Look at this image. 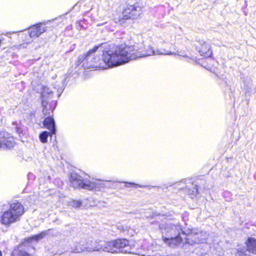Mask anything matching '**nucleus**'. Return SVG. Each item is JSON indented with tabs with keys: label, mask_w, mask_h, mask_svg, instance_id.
I'll list each match as a JSON object with an SVG mask.
<instances>
[{
	"label": "nucleus",
	"mask_w": 256,
	"mask_h": 256,
	"mask_svg": "<svg viewBox=\"0 0 256 256\" xmlns=\"http://www.w3.org/2000/svg\"><path fill=\"white\" fill-rule=\"evenodd\" d=\"M200 254H204V250H203V249H202V250L200 251Z\"/></svg>",
	"instance_id": "f704fd0d"
},
{
	"label": "nucleus",
	"mask_w": 256,
	"mask_h": 256,
	"mask_svg": "<svg viewBox=\"0 0 256 256\" xmlns=\"http://www.w3.org/2000/svg\"><path fill=\"white\" fill-rule=\"evenodd\" d=\"M93 56L92 54L90 57ZM88 67V68H100L104 69V64L102 58H100V56H96L94 57L90 58Z\"/></svg>",
	"instance_id": "f3484780"
},
{
	"label": "nucleus",
	"mask_w": 256,
	"mask_h": 256,
	"mask_svg": "<svg viewBox=\"0 0 256 256\" xmlns=\"http://www.w3.org/2000/svg\"><path fill=\"white\" fill-rule=\"evenodd\" d=\"M16 128L17 132L20 133V128H18L17 127Z\"/></svg>",
	"instance_id": "c9c22d12"
},
{
	"label": "nucleus",
	"mask_w": 256,
	"mask_h": 256,
	"mask_svg": "<svg viewBox=\"0 0 256 256\" xmlns=\"http://www.w3.org/2000/svg\"><path fill=\"white\" fill-rule=\"evenodd\" d=\"M118 228L120 229L123 232H124L126 230V227L124 228V226H118Z\"/></svg>",
	"instance_id": "473e14b6"
},
{
	"label": "nucleus",
	"mask_w": 256,
	"mask_h": 256,
	"mask_svg": "<svg viewBox=\"0 0 256 256\" xmlns=\"http://www.w3.org/2000/svg\"><path fill=\"white\" fill-rule=\"evenodd\" d=\"M44 232H46V236H53L54 235L53 228H50L46 230H44Z\"/></svg>",
	"instance_id": "c756f323"
},
{
	"label": "nucleus",
	"mask_w": 256,
	"mask_h": 256,
	"mask_svg": "<svg viewBox=\"0 0 256 256\" xmlns=\"http://www.w3.org/2000/svg\"><path fill=\"white\" fill-rule=\"evenodd\" d=\"M12 124L16 125V122H12Z\"/></svg>",
	"instance_id": "e433bc0d"
},
{
	"label": "nucleus",
	"mask_w": 256,
	"mask_h": 256,
	"mask_svg": "<svg viewBox=\"0 0 256 256\" xmlns=\"http://www.w3.org/2000/svg\"><path fill=\"white\" fill-rule=\"evenodd\" d=\"M56 84H54V88H56Z\"/></svg>",
	"instance_id": "58836bf2"
},
{
	"label": "nucleus",
	"mask_w": 256,
	"mask_h": 256,
	"mask_svg": "<svg viewBox=\"0 0 256 256\" xmlns=\"http://www.w3.org/2000/svg\"><path fill=\"white\" fill-rule=\"evenodd\" d=\"M250 252L247 248H240L238 249L236 256H250Z\"/></svg>",
	"instance_id": "b1692460"
},
{
	"label": "nucleus",
	"mask_w": 256,
	"mask_h": 256,
	"mask_svg": "<svg viewBox=\"0 0 256 256\" xmlns=\"http://www.w3.org/2000/svg\"><path fill=\"white\" fill-rule=\"evenodd\" d=\"M68 204L69 206L76 208H78L81 206L82 202L81 200H75L72 199L68 201Z\"/></svg>",
	"instance_id": "a878e982"
},
{
	"label": "nucleus",
	"mask_w": 256,
	"mask_h": 256,
	"mask_svg": "<svg viewBox=\"0 0 256 256\" xmlns=\"http://www.w3.org/2000/svg\"><path fill=\"white\" fill-rule=\"evenodd\" d=\"M87 21L84 18L78 20L76 24L77 29L85 28L86 27Z\"/></svg>",
	"instance_id": "393cba45"
},
{
	"label": "nucleus",
	"mask_w": 256,
	"mask_h": 256,
	"mask_svg": "<svg viewBox=\"0 0 256 256\" xmlns=\"http://www.w3.org/2000/svg\"><path fill=\"white\" fill-rule=\"evenodd\" d=\"M113 20L116 25L126 28L134 22V18L132 17H114Z\"/></svg>",
	"instance_id": "a211bd4d"
},
{
	"label": "nucleus",
	"mask_w": 256,
	"mask_h": 256,
	"mask_svg": "<svg viewBox=\"0 0 256 256\" xmlns=\"http://www.w3.org/2000/svg\"><path fill=\"white\" fill-rule=\"evenodd\" d=\"M57 104L56 100H51L49 104L48 100L44 99L42 101V105L43 108L42 113L45 116L48 115L50 116L51 114L53 113V111L55 109Z\"/></svg>",
	"instance_id": "f8f14e48"
},
{
	"label": "nucleus",
	"mask_w": 256,
	"mask_h": 256,
	"mask_svg": "<svg viewBox=\"0 0 256 256\" xmlns=\"http://www.w3.org/2000/svg\"><path fill=\"white\" fill-rule=\"evenodd\" d=\"M141 7L138 4L132 5H127L123 10L122 16H140Z\"/></svg>",
	"instance_id": "9d476101"
},
{
	"label": "nucleus",
	"mask_w": 256,
	"mask_h": 256,
	"mask_svg": "<svg viewBox=\"0 0 256 256\" xmlns=\"http://www.w3.org/2000/svg\"><path fill=\"white\" fill-rule=\"evenodd\" d=\"M46 30V28L45 24L43 22H40L30 26L28 28V34L30 38H34L39 36Z\"/></svg>",
	"instance_id": "1a4fd4ad"
},
{
	"label": "nucleus",
	"mask_w": 256,
	"mask_h": 256,
	"mask_svg": "<svg viewBox=\"0 0 256 256\" xmlns=\"http://www.w3.org/2000/svg\"><path fill=\"white\" fill-rule=\"evenodd\" d=\"M150 224L157 225L162 230V236H176L180 235L181 234H186V232L182 230L181 226L178 224H176L166 222L160 224L157 220L151 222Z\"/></svg>",
	"instance_id": "20e7f679"
},
{
	"label": "nucleus",
	"mask_w": 256,
	"mask_h": 256,
	"mask_svg": "<svg viewBox=\"0 0 256 256\" xmlns=\"http://www.w3.org/2000/svg\"><path fill=\"white\" fill-rule=\"evenodd\" d=\"M188 233L184 234L186 236V242L190 244H204L206 246V240L208 236L207 233L205 232H196L193 230H188ZM204 245L202 246V248Z\"/></svg>",
	"instance_id": "39448f33"
},
{
	"label": "nucleus",
	"mask_w": 256,
	"mask_h": 256,
	"mask_svg": "<svg viewBox=\"0 0 256 256\" xmlns=\"http://www.w3.org/2000/svg\"><path fill=\"white\" fill-rule=\"evenodd\" d=\"M125 186L126 187H134V188H154V186H142L139 184H136L134 182H125ZM154 188H159L158 186H154Z\"/></svg>",
	"instance_id": "5701e85b"
},
{
	"label": "nucleus",
	"mask_w": 256,
	"mask_h": 256,
	"mask_svg": "<svg viewBox=\"0 0 256 256\" xmlns=\"http://www.w3.org/2000/svg\"><path fill=\"white\" fill-rule=\"evenodd\" d=\"M69 180L70 185L74 188H82L91 190L92 180H90L84 179L80 174L76 172H72L69 176Z\"/></svg>",
	"instance_id": "423d86ee"
},
{
	"label": "nucleus",
	"mask_w": 256,
	"mask_h": 256,
	"mask_svg": "<svg viewBox=\"0 0 256 256\" xmlns=\"http://www.w3.org/2000/svg\"><path fill=\"white\" fill-rule=\"evenodd\" d=\"M53 96V92L46 86H44L42 88V91L41 92L40 98L42 101L44 99L48 100V102L52 98Z\"/></svg>",
	"instance_id": "aec40b11"
},
{
	"label": "nucleus",
	"mask_w": 256,
	"mask_h": 256,
	"mask_svg": "<svg viewBox=\"0 0 256 256\" xmlns=\"http://www.w3.org/2000/svg\"><path fill=\"white\" fill-rule=\"evenodd\" d=\"M246 248L249 252L256 255V238L248 237L246 242Z\"/></svg>",
	"instance_id": "6ab92c4d"
},
{
	"label": "nucleus",
	"mask_w": 256,
	"mask_h": 256,
	"mask_svg": "<svg viewBox=\"0 0 256 256\" xmlns=\"http://www.w3.org/2000/svg\"><path fill=\"white\" fill-rule=\"evenodd\" d=\"M46 232H42L38 234L34 235L28 238L26 240L28 242H31L34 240L38 241L46 236Z\"/></svg>",
	"instance_id": "412c9836"
},
{
	"label": "nucleus",
	"mask_w": 256,
	"mask_h": 256,
	"mask_svg": "<svg viewBox=\"0 0 256 256\" xmlns=\"http://www.w3.org/2000/svg\"><path fill=\"white\" fill-rule=\"evenodd\" d=\"M100 47V46H96L92 48L86 54L80 55L78 57V60L76 62V65L79 66L84 61L89 62V60L91 55L98 51Z\"/></svg>",
	"instance_id": "4468645a"
},
{
	"label": "nucleus",
	"mask_w": 256,
	"mask_h": 256,
	"mask_svg": "<svg viewBox=\"0 0 256 256\" xmlns=\"http://www.w3.org/2000/svg\"><path fill=\"white\" fill-rule=\"evenodd\" d=\"M176 188L182 190L184 192L188 194H198V186L193 182L186 184L184 182H176L174 184Z\"/></svg>",
	"instance_id": "6e6552de"
},
{
	"label": "nucleus",
	"mask_w": 256,
	"mask_h": 256,
	"mask_svg": "<svg viewBox=\"0 0 256 256\" xmlns=\"http://www.w3.org/2000/svg\"><path fill=\"white\" fill-rule=\"evenodd\" d=\"M66 78H64L62 82V86L58 88V96L60 97L62 93L63 92L65 86H66Z\"/></svg>",
	"instance_id": "cd10ccee"
},
{
	"label": "nucleus",
	"mask_w": 256,
	"mask_h": 256,
	"mask_svg": "<svg viewBox=\"0 0 256 256\" xmlns=\"http://www.w3.org/2000/svg\"><path fill=\"white\" fill-rule=\"evenodd\" d=\"M162 239L164 242L170 247H174L180 245L182 242V238L180 235L176 236H162Z\"/></svg>",
	"instance_id": "ddd939ff"
},
{
	"label": "nucleus",
	"mask_w": 256,
	"mask_h": 256,
	"mask_svg": "<svg viewBox=\"0 0 256 256\" xmlns=\"http://www.w3.org/2000/svg\"><path fill=\"white\" fill-rule=\"evenodd\" d=\"M196 50L200 53V54L205 57H210L212 54V50L210 48V46L208 42H198L196 46Z\"/></svg>",
	"instance_id": "9b49d317"
},
{
	"label": "nucleus",
	"mask_w": 256,
	"mask_h": 256,
	"mask_svg": "<svg viewBox=\"0 0 256 256\" xmlns=\"http://www.w3.org/2000/svg\"><path fill=\"white\" fill-rule=\"evenodd\" d=\"M106 22H102V24H100H100H99V23H98V24H96V26H102V24H106Z\"/></svg>",
	"instance_id": "72a5a7b5"
},
{
	"label": "nucleus",
	"mask_w": 256,
	"mask_h": 256,
	"mask_svg": "<svg viewBox=\"0 0 256 256\" xmlns=\"http://www.w3.org/2000/svg\"><path fill=\"white\" fill-rule=\"evenodd\" d=\"M53 135H56V134H52L50 131H44L40 134L39 138L42 143H46L48 141V136L52 137Z\"/></svg>",
	"instance_id": "4be33fe9"
},
{
	"label": "nucleus",
	"mask_w": 256,
	"mask_h": 256,
	"mask_svg": "<svg viewBox=\"0 0 256 256\" xmlns=\"http://www.w3.org/2000/svg\"><path fill=\"white\" fill-rule=\"evenodd\" d=\"M80 240L78 241V240H76L74 242V243L72 244L71 246V252H72L77 253L78 252H74L73 250V249L74 248V246H76L78 247H80Z\"/></svg>",
	"instance_id": "c85d7f7f"
},
{
	"label": "nucleus",
	"mask_w": 256,
	"mask_h": 256,
	"mask_svg": "<svg viewBox=\"0 0 256 256\" xmlns=\"http://www.w3.org/2000/svg\"><path fill=\"white\" fill-rule=\"evenodd\" d=\"M28 178L29 180H34V176L32 173H28Z\"/></svg>",
	"instance_id": "7c9ffc66"
},
{
	"label": "nucleus",
	"mask_w": 256,
	"mask_h": 256,
	"mask_svg": "<svg viewBox=\"0 0 256 256\" xmlns=\"http://www.w3.org/2000/svg\"><path fill=\"white\" fill-rule=\"evenodd\" d=\"M44 126L48 129L52 134H56V130L55 121L51 116H46L43 122Z\"/></svg>",
	"instance_id": "dca6fc26"
},
{
	"label": "nucleus",
	"mask_w": 256,
	"mask_h": 256,
	"mask_svg": "<svg viewBox=\"0 0 256 256\" xmlns=\"http://www.w3.org/2000/svg\"><path fill=\"white\" fill-rule=\"evenodd\" d=\"M15 143L14 138L10 134L6 131L0 132V148L11 149L14 146Z\"/></svg>",
	"instance_id": "0eeeda50"
},
{
	"label": "nucleus",
	"mask_w": 256,
	"mask_h": 256,
	"mask_svg": "<svg viewBox=\"0 0 256 256\" xmlns=\"http://www.w3.org/2000/svg\"><path fill=\"white\" fill-rule=\"evenodd\" d=\"M24 213V206L16 201L10 204L8 210L2 212L0 217V222L6 227L20 221V217Z\"/></svg>",
	"instance_id": "7ed1b4c3"
},
{
	"label": "nucleus",
	"mask_w": 256,
	"mask_h": 256,
	"mask_svg": "<svg viewBox=\"0 0 256 256\" xmlns=\"http://www.w3.org/2000/svg\"><path fill=\"white\" fill-rule=\"evenodd\" d=\"M80 247L74 246V252H82L86 250L90 252L103 251L108 252L130 253L131 248L128 241L125 238L106 242L100 240L93 242L90 240L81 239L80 240Z\"/></svg>",
	"instance_id": "f03ea898"
},
{
	"label": "nucleus",
	"mask_w": 256,
	"mask_h": 256,
	"mask_svg": "<svg viewBox=\"0 0 256 256\" xmlns=\"http://www.w3.org/2000/svg\"><path fill=\"white\" fill-rule=\"evenodd\" d=\"M109 181L104 182L100 180H93L92 182V187L91 190L93 191H100L106 188H110V185Z\"/></svg>",
	"instance_id": "2eb2a0df"
},
{
	"label": "nucleus",
	"mask_w": 256,
	"mask_h": 256,
	"mask_svg": "<svg viewBox=\"0 0 256 256\" xmlns=\"http://www.w3.org/2000/svg\"><path fill=\"white\" fill-rule=\"evenodd\" d=\"M12 254L16 256H31L28 252L20 249L14 250Z\"/></svg>",
	"instance_id": "bb28decb"
},
{
	"label": "nucleus",
	"mask_w": 256,
	"mask_h": 256,
	"mask_svg": "<svg viewBox=\"0 0 256 256\" xmlns=\"http://www.w3.org/2000/svg\"><path fill=\"white\" fill-rule=\"evenodd\" d=\"M0 256H2V252L0 250Z\"/></svg>",
	"instance_id": "4c0bfd02"
},
{
	"label": "nucleus",
	"mask_w": 256,
	"mask_h": 256,
	"mask_svg": "<svg viewBox=\"0 0 256 256\" xmlns=\"http://www.w3.org/2000/svg\"><path fill=\"white\" fill-rule=\"evenodd\" d=\"M232 194L230 192H224L223 194V196L224 197H230L231 196Z\"/></svg>",
	"instance_id": "2f4dec72"
},
{
	"label": "nucleus",
	"mask_w": 256,
	"mask_h": 256,
	"mask_svg": "<svg viewBox=\"0 0 256 256\" xmlns=\"http://www.w3.org/2000/svg\"><path fill=\"white\" fill-rule=\"evenodd\" d=\"M100 47L98 52H102V60L105 68H113L132 60L155 54H172L171 52H163L158 50H155L150 46H144V44H137L128 46L122 44L115 49L102 50V44H98Z\"/></svg>",
	"instance_id": "f257e3e1"
}]
</instances>
